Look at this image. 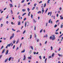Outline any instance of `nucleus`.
I'll list each match as a JSON object with an SVG mask.
<instances>
[{
  "mask_svg": "<svg viewBox=\"0 0 63 63\" xmlns=\"http://www.w3.org/2000/svg\"><path fill=\"white\" fill-rule=\"evenodd\" d=\"M62 35H61L59 37V38H60V37H62Z\"/></svg>",
  "mask_w": 63,
  "mask_h": 63,
  "instance_id": "052dcab7",
  "label": "nucleus"
},
{
  "mask_svg": "<svg viewBox=\"0 0 63 63\" xmlns=\"http://www.w3.org/2000/svg\"><path fill=\"white\" fill-rule=\"evenodd\" d=\"M35 8V7H33V8L32 9V10H34Z\"/></svg>",
  "mask_w": 63,
  "mask_h": 63,
  "instance_id": "aec40b11",
  "label": "nucleus"
},
{
  "mask_svg": "<svg viewBox=\"0 0 63 63\" xmlns=\"http://www.w3.org/2000/svg\"><path fill=\"white\" fill-rule=\"evenodd\" d=\"M5 49H4L3 50L2 53H4V52H5Z\"/></svg>",
  "mask_w": 63,
  "mask_h": 63,
  "instance_id": "20e7f679",
  "label": "nucleus"
},
{
  "mask_svg": "<svg viewBox=\"0 0 63 63\" xmlns=\"http://www.w3.org/2000/svg\"><path fill=\"white\" fill-rule=\"evenodd\" d=\"M33 53H34V54H36V52H34Z\"/></svg>",
  "mask_w": 63,
  "mask_h": 63,
  "instance_id": "4d7b16f0",
  "label": "nucleus"
},
{
  "mask_svg": "<svg viewBox=\"0 0 63 63\" xmlns=\"http://www.w3.org/2000/svg\"><path fill=\"white\" fill-rule=\"evenodd\" d=\"M63 25H62V24L61 25V28H63Z\"/></svg>",
  "mask_w": 63,
  "mask_h": 63,
  "instance_id": "f704fd0d",
  "label": "nucleus"
},
{
  "mask_svg": "<svg viewBox=\"0 0 63 63\" xmlns=\"http://www.w3.org/2000/svg\"><path fill=\"white\" fill-rule=\"evenodd\" d=\"M51 21V19H50L49 21V23H50V22Z\"/></svg>",
  "mask_w": 63,
  "mask_h": 63,
  "instance_id": "4c0bfd02",
  "label": "nucleus"
},
{
  "mask_svg": "<svg viewBox=\"0 0 63 63\" xmlns=\"http://www.w3.org/2000/svg\"><path fill=\"white\" fill-rule=\"evenodd\" d=\"M11 13L12 14H13V11H12V10H11Z\"/></svg>",
  "mask_w": 63,
  "mask_h": 63,
  "instance_id": "8fccbe9b",
  "label": "nucleus"
},
{
  "mask_svg": "<svg viewBox=\"0 0 63 63\" xmlns=\"http://www.w3.org/2000/svg\"><path fill=\"white\" fill-rule=\"evenodd\" d=\"M25 11H26V9H23L22 10V12H25Z\"/></svg>",
  "mask_w": 63,
  "mask_h": 63,
  "instance_id": "2eb2a0df",
  "label": "nucleus"
},
{
  "mask_svg": "<svg viewBox=\"0 0 63 63\" xmlns=\"http://www.w3.org/2000/svg\"><path fill=\"white\" fill-rule=\"evenodd\" d=\"M31 48L33 50V46H31Z\"/></svg>",
  "mask_w": 63,
  "mask_h": 63,
  "instance_id": "e433bc0d",
  "label": "nucleus"
},
{
  "mask_svg": "<svg viewBox=\"0 0 63 63\" xmlns=\"http://www.w3.org/2000/svg\"><path fill=\"white\" fill-rule=\"evenodd\" d=\"M24 58L23 59V60H25V59L26 58V56H25V55H24Z\"/></svg>",
  "mask_w": 63,
  "mask_h": 63,
  "instance_id": "7ed1b4c3",
  "label": "nucleus"
},
{
  "mask_svg": "<svg viewBox=\"0 0 63 63\" xmlns=\"http://www.w3.org/2000/svg\"><path fill=\"white\" fill-rule=\"evenodd\" d=\"M31 38H32V35L31 34L30 35V39H31Z\"/></svg>",
  "mask_w": 63,
  "mask_h": 63,
  "instance_id": "2f4dec72",
  "label": "nucleus"
},
{
  "mask_svg": "<svg viewBox=\"0 0 63 63\" xmlns=\"http://www.w3.org/2000/svg\"><path fill=\"white\" fill-rule=\"evenodd\" d=\"M50 16H51V14H52V12H50Z\"/></svg>",
  "mask_w": 63,
  "mask_h": 63,
  "instance_id": "bb28decb",
  "label": "nucleus"
},
{
  "mask_svg": "<svg viewBox=\"0 0 63 63\" xmlns=\"http://www.w3.org/2000/svg\"><path fill=\"white\" fill-rule=\"evenodd\" d=\"M18 32H20V31L19 30H18L16 32L17 33Z\"/></svg>",
  "mask_w": 63,
  "mask_h": 63,
  "instance_id": "774afa93",
  "label": "nucleus"
},
{
  "mask_svg": "<svg viewBox=\"0 0 63 63\" xmlns=\"http://www.w3.org/2000/svg\"><path fill=\"white\" fill-rule=\"evenodd\" d=\"M42 31H43V29H42L40 31V33H41V32H42Z\"/></svg>",
  "mask_w": 63,
  "mask_h": 63,
  "instance_id": "72a5a7b5",
  "label": "nucleus"
},
{
  "mask_svg": "<svg viewBox=\"0 0 63 63\" xmlns=\"http://www.w3.org/2000/svg\"><path fill=\"white\" fill-rule=\"evenodd\" d=\"M7 46H8V47H10L11 46V44H8Z\"/></svg>",
  "mask_w": 63,
  "mask_h": 63,
  "instance_id": "f3484780",
  "label": "nucleus"
},
{
  "mask_svg": "<svg viewBox=\"0 0 63 63\" xmlns=\"http://www.w3.org/2000/svg\"><path fill=\"white\" fill-rule=\"evenodd\" d=\"M21 45H22V43H21L20 45V48L21 47Z\"/></svg>",
  "mask_w": 63,
  "mask_h": 63,
  "instance_id": "ea45409f",
  "label": "nucleus"
},
{
  "mask_svg": "<svg viewBox=\"0 0 63 63\" xmlns=\"http://www.w3.org/2000/svg\"><path fill=\"white\" fill-rule=\"evenodd\" d=\"M46 6V3H45L44 4V8Z\"/></svg>",
  "mask_w": 63,
  "mask_h": 63,
  "instance_id": "393cba45",
  "label": "nucleus"
},
{
  "mask_svg": "<svg viewBox=\"0 0 63 63\" xmlns=\"http://www.w3.org/2000/svg\"><path fill=\"white\" fill-rule=\"evenodd\" d=\"M33 21L35 23L36 22V21H35V20L34 19H33Z\"/></svg>",
  "mask_w": 63,
  "mask_h": 63,
  "instance_id": "09e8293b",
  "label": "nucleus"
},
{
  "mask_svg": "<svg viewBox=\"0 0 63 63\" xmlns=\"http://www.w3.org/2000/svg\"><path fill=\"white\" fill-rule=\"evenodd\" d=\"M32 58L30 57H28V59H30V60H31Z\"/></svg>",
  "mask_w": 63,
  "mask_h": 63,
  "instance_id": "0eeeda50",
  "label": "nucleus"
},
{
  "mask_svg": "<svg viewBox=\"0 0 63 63\" xmlns=\"http://www.w3.org/2000/svg\"><path fill=\"white\" fill-rule=\"evenodd\" d=\"M18 25H20V21H19L18 24Z\"/></svg>",
  "mask_w": 63,
  "mask_h": 63,
  "instance_id": "1a4fd4ad",
  "label": "nucleus"
},
{
  "mask_svg": "<svg viewBox=\"0 0 63 63\" xmlns=\"http://www.w3.org/2000/svg\"><path fill=\"white\" fill-rule=\"evenodd\" d=\"M55 36H53L52 38V40H53V41L54 40H55Z\"/></svg>",
  "mask_w": 63,
  "mask_h": 63,
  "instance_id": "f257e3e1",
  "label": "nucleus"
},
{
  "mask_svg": "<svg viewBox=\"0 0 63 63\" xmlns=\"http://www.w3.org/2000/svg\"><path fill=\"white\" fill-rule=\"evenodd\" d=\"M48 10V9L47 8L46 10L45 11V13H47V11Z\"/></svg>",
  "mask_w": 63,
  "mask_h": 63,
  "instance_id": "c03bdc74",
  "label": "nucleus"
},
{
  "mask_svg": "<svg viewBox=\"0 0 63 63\" xmlns=\"http://www.w3.org/2000/svg\"><path fill=\"white\" fill-rule=\"evenodd\" d=\"M50 0H48L47 1L48 3H49V1H50Z\"/></svg>",
  "mask_w": 63,
  "mask_h": 63,
  "instance_id": "864d4df0",
  "label": "nucleus"
},
{
  "mask_svg": "<svg viewBox=\"0 0 63 63\" xmlns=\"http://www.w3.org/2000/svg\"><path fill=\"white\" fill-rule=\"evenodd\" d=\"M54 53H53L52 55V56H51L52 57H53L54 56Z\"/></svg>",
  "mask_w": 63,
  "mask_h": 63,
  "instance_id": "a211bd4d",
  "label": "nucleus"
},
{
  "mask_svg": "<svg viewBox=\"0 0 63 63\" xmlns=\"http://www.w3.org/2000/svg\"><path fill=\"white\" fill-rule=\"evenodd\" d=\"M16 40L14 41H13V44H15V43H16Z\"/></svg>",
  "mask_w": 63,
  "mask_h": 63,
  "instance_id": "58836bf2",
  "label": "nucleus"
},
{
  "mask_svg": "<svg viewBox=\"0 0 63 63\" xmlns=\"http://www.w3.org/2000/svg\"><path fill=\"white\" fill-rule=\"evenodd\" d=\"M25 52V49H24L21 52V53H23V52Z\"/></svg>",
  "mask_w": 63,
  "mask_h": 63,
  "instance_id": "6ab92c4d",
  "label": "nucleus"
},
{
  "mask_svg": "<svg viewBox=\"0 0 63 63\" xmlns=\"http://www.w3.org/2000/svg\"><path fill=\"white\" fill-rule=\"evenodd\" d=\"M25 32H26V30L24 31L23 32V34H24L25 33Z\"/></svg>",
  "mask_w": 63,
  "mask_h": 63,
  "instance_id": "cd10ccee",
  "label": "nucleus"
},
{
  "mask_svg": "<svg viewBox=\"0 0 63 63\" xmlns=\"http://www.w3.org/2000/svg\"><path fill=\"white\" fill-rule=\"evenodd\" d=\"M51 50H52L53 49V48L52 47V46H51Z\"/></svg>",
  "mask_w": 63,
  "mask_h": 63,
  "instance_id": "c9c22d12",
  "label": "nucleus"
},
{
  "mask_svg": "<svg viewBox=\"0 0 63 63\" xmlns=\"http://www.w3.org/2000/svg\"><path fill=\"white\" fill-rule=\"evenodd\" d=\"M26 18H24V21H25V20H26Z\"/></svg>",
  "mask_w": 63,
  "mask_h": 63,
  "instance_id": "603ef678",
  "label": "nucleus"
},
{
  "mask_svg": "<svg viewBox=\"0 0 63 63\" xmlns=\"http://www.w3.org/2000/svg\"><path fill=\"white\" fill-rule=\"evenodd\" d=\"M4 47V46H2L1 47V48L0 49V50H1Z\"/></svg>",
  "mask_w": 63,
  "mask_h": 63,
  "instance_id": "a878e982",
  "label": "nucleus"
},
{
  "mask_svg": "<svg viewBox=\"0 0 63 63\" xmlns=\"http://www.w3.org/2000/svg\"><path fill=\"white\" fill-rule=\"evenodd\" d=\"M31 17H32V18H33V15L32 14L31 15Z\"/></svg>",
  "mask_w": 63,
  "mask_h": 63,
  "instance_id": "49530a36",
  "label": "nucleus"
},
{
  "mask_svg": "<svg viewBox=\"0 0 63 63\" xmlns=\"http://www.w3.org/2000/svg\"><path fill=\"white\" fill-rule=\"evenodd\" d=\"M19 42V40H18L16 42V44H17L18 43V42Z\"/></svg>",
  "mask_w": 63,
  "mask_h": 63,
  "instance_id": "7c9ffc66",
  "label": "nucleus"
},
{
  "mask_svg": "<svg viewBox=\"0 0 63 63\" xmlns=\"http://www.w3.org/2000/svg\"><path fill=\"white\" fill-rule=\"evenodd\" d=\"M30 13H31L30 12H29V13L28 14V16H30Z\"/></svg>",
  "mask_w": 63,
  "mask_h": 63,
  "instance_id": "5701e85b",
  "label": "nucleus"
},
{
  "mask_svg": "<svg viewBox=\"0 0 63 63\" xmlns=\"http://www.w3.org/2000/svg\"><path fill=\"white\" fill-rule=\"evenodd\" d=\"M8 52H9V50H7L6 51V52L5 53L6 55H7L8 54Z\"/></svg>",
  "mask_w": 63,
  "mask_h": 63,
  "instance_id": "f03ea898",
  "label": "nucleus"
},
{
  "mask_svg": "<svg viewBox=\"0 0 63 63\" xmlns=\"http://www.w3.org/2000/svg\"><path fill=\"white\" fill-rule=\"evenodd\" d=\"M57 17H58V14H57Z\"/></svg>",
  "mask_w": 63,
  "mask_h": 63,
  "instance_id": "e2e57ef3",
  "label": "nucleus"
},
{
  "mask_svg": "<svg viewBox=\"0 0 63 63\" xmlns=\"http://www.w3.org/2000/svg\"><path fill=\"white\" fill-rule=\"evenodd\" d=\"M55 34H58V32H55Z\"/></svg>",
  "mask_w": 63,
  "mask_h": 63,
  "instance_id": "5fc2aeb1",
  "label": "nucleus"
},
{
  "mask_svg": "<svg viewBox=\"0 0 63 63\" xmlns=\"http://www.w3.org/2000/svg\"><path fill=\"white\" fill-rule=\"evenodd\" d=\"M39 58L40 59H42V58L41 57V56H39Z\"/></svg>",
  "mask_w": 63,
  "mask_h": 63,
  "instance_id": "a19ab883",
  "label": "nucleus"
},
{
  "mask_svg": "<svg viewBox=\"0 0 63 63\" xmlns=\"http://www.w3.org/2000/svg\"><path fill=\"white\" fill-rule=\"evenodd\" d=\"M8 58L6 59L5 61V62H6L8 61Z\"/></svg>",
  "mask_w": 63,
  "mask_h": 63,
  "instance_id": "4468645a",
  "label": "nucleus"
},
{
  "mask_svg": "<svg viewBox=\"0 0 63 63\" xmlns=\"http://www.w3.org/2000/svg\"><path fill=\"white\" fill-rule=\"evenodd\" d=\"M10 8H12V7H13V4H10Z\"/></svg>",
  "mask_w": 63,
  "mask_h": 63,
  "instance_id": "39448f33",
  "label": "nucleus"
},
{
  "mask_svg": "<svg viewBox=\"0 0 63 63\" xmlns=\"http://www.w3.org/2000/svg\"><path fill=\"white\" fill-rule=\"evenodd\" d=\"M26 13H25L23 14L22 15V16H24V15H26Z\"/></svg>",
  "mask_w": 63,
  "mask_h": 63,
  "instance_id": "473e14b6",
  "label": "nucleus"
},
{
  "mask_svg": "<svg viewBox=\"0 0 63 63\" xmlns=\"http://www.w3.org/2000/svg\"><path fill=\"white\" fill-rule=\"evenodd\" d=\"M27 24V22L26 21L25 22V27H26V25Z\"/></svg>",
  "mask_w": 63,
  "mask_h": 63,
  "instance_id": "6e6552de",
  "label": "nucleus"
},
{
  "mask_svg": "<svg viewBox=\"0 0 63 63\" xmlns=\"http://www.w3.org/2000/svg\"><path fill=\"white\" fill-rule=\"evenodd\" d=\"M47 43V41H46V42H45V44H46Z\"/></svg>",
  "mask_w": 63,
  "mask_h": 63,
  "instance_id": "680f3d73",
  "label": "nucleus"
},
{
  "mask_svg": "<svg viewBox=\"0 0 63 63\" xmlns=\"http://www.w3.org/2000/svg\"><path fill=\"white\" fill-rule=\"evenodd\" d=\"M2 57V55H0V59H1V57Z\"/></svg>",
  "mask_w": 63,
  "mask_h": 63,
  "instance_id": "a18cd8bd",
  "label": "nucleus"
},
{
  "mask_svg": "<svg viewBox=\"0 0 63 63\" xmlns=\"http://www.w3.org/2000/svg\"><path fill=\"white\" fill-rule=\"evenodd\" d=\"M44 11H44V10H42V12H43V13H44Z\"/></svg>",
  "mask_w": 63,
  "mask_h": 63,
  "instance_id": "13d9d810",
  "label": "nucleus"
},
{
  "mask_svg": "<svg viewBox=\"0 0 63 63\" xmlns=\"http://www.w3.org/2000/svg\"><path fill=\"white\" fill-rule=\"evenodd\" d=\"M25 1V0H23L21 1V3H24Z\"/></svg>",
  "mask_w": 63,
  "mask_h": 63,
  "instance_id": "9b49d317",
  "label": "nucleus"
},
{
  "mask_svg": "<svg viewBox=\"0 0 63 63\" xmlns=\"http://www.w3.org/2000/svg\"><path fill=\"white\" fill-rule=\"evenodd\" d=\"M2 26H3V24H1V27H2Z\"/></svg>",
  "mask_w": 63,
  "mask_h": 63,
  "instance_id": "0e129e2a",
  "label": "nucleus"
},
{
  "mask_svg": "<svg viewBox=\"0 0 63 63\" xmlns=\"http://www.w3.org/2000/svg\"><path fill=\"white\" fill-rule=\"evenodd\" d=\"M51 38H52V36H51L50 37V39H51Z\"/></svg>",
  "mask_w": 63,
  "mask_h": 63,
  "instance_id": "69168bd1",
  "label": "nucleus"
},
{
  "mask_svg": "<svg viewBox=\"0 0 63 63\" xmlns=\"http://www.w3.org/2000/svg\"><path fill=\"white\" fill-rule=\"evenodd\" d=\"M47 58H46L45 59V63H46V62L47 61Z\"/></svg>",
  "mask_w": 63,
  "mask_h": 63,
  "instance_id": "412c9836",
  "label": "nucleus"
},
{
  "mask_svg": "<svg viewBox=\"0 0 63 63\" xmlns=\"http://www.w3.org/2000/svg\"><path fill=\"white\" fill-rule=\"evenodd\" d=\"M36 26H35L34 28V30H36Z\"/></svg>",
  "mask_w": 63,
  "mask_h": 63,
  "instance_id": "3c124183",
  "label": "nucleus"
},
{
  "mask_svg": "<svg viewBox=\"0 0 63 63\" xmlns=\"http://www.w3.org/2000/svg\"><path fill=\"white\" fill-rule=\"evenodd\" d=\"M57 25L56 24L55 25L54 27H55H55H57Z\"/></svg>",
  "mask_w": 63,
  "mask_h": 63,
  "instance_id": "b1692460",
  "label": "nucleus"
},
{
  "mask_svg": "<svg viewBox=\"0 0 63 63\" xmlns=\"http://www.w3.org/2000/svg\"><path fill=\"white\" fill-rule=\"evenodd\" d=\"M8 23H9V22H8V21H7L6 22V23L7 24H8Z\"/></svg>",
  "mask_w": 63,
  "mask_h": 63,
  "instance_id": "bf43d9fd",
  "label": "nucleus"
},
{
  "mask_svg": "<svg viewBox=\"0 0 63 63\" xmlns=\"http://www.w3.org/2000/svg\"><path fill=\"white\" fill-rule=\"evenodd\" d=\"M42 2V1H41L40 2H39V3H41Z\"/></svg>",
  "mask_w": 63,
  "mask_h": 63,
  "instance_id": "338daca9",
  "label": "nucleus"
},
{
  "mask_svg": "<svg viewBox=\"0 0 63 63\" xmlns=\"http://www.w3.org/2000/svg\"><path fill=\"white\" fill-rule=\"evenodd\" d=\"M12 30L13 31H16V30H14V29H12Z\"/></svg>",
  "mask_w": 63,
  "mask_h": 63,
  "instance_id": "37998d69",
  "label": "nucleus"
},
{
  "mask_svg": "<svg viewBox=\"0 0 63 63\" xmlns=\"http://www.w3.org/2000/svg\"><path fill=\"white\" fill-rule=\"evenodd\" d=\"M27 11L28 12H29V11H30V9H29V8H28Z\"/></svg>",
  "mask_w": 63,
  "mask_h": 63,
  "instance_id": "dca6fc26",
  "label": "nucleus"
},
{
  "mask_svg": "<svg viewBox=\"0 0 63 63\" xmlns=\"http://www.w3.org/2000/svg\"><path fill=\"white\" fill-rule=\"evenodd\" d=\"M42 12V11H39L37 12V14H41V13Z\"/></svg>",
  "mask_w": 63,
  "mask_h": 63,
  "instance_id": "9d476101",
  "label": "nucleus"
},
{
  "mask_svg": "<svg viewBox=\"0 0 63 63\" xmlns=\"http://www.w3.org/2000/svg\"><path fill=\"white\" fill-rule=\"evenodd\" d=\"M15 45H14L13 47V49H14L15 48Z\"/></svg>",
  "mask_w": 63,
  "mask_h": 63,
  "instance_id": "de8ad7c7",
  "label": "nucleus"
},
{
  "mask_svg": "<svg viewBox=\"0 0 63 63\" xmlns=\"http://www.w3.org/2000/svg\"><path fill=\"white\" fill-rule=\"evenodd\" d=\"M20 16H18V17H19V19H20Z\"/></svg>",
  "mask_w": 63,
  "mask_h": 63,
  "instance_id": "6e6d98bb",
  "label": "nucleus"
},
{
  "mask_svg": "<svg viewBox=\"0 0 63 63\" xmlns=\"http://www.w3.org/2000/svg\"><path fill=\"white\" fill-rule=\"evenodd\" d=\"M14 38L12 36H11L10 37V39H12V38Z\"/></svg>",
  "mask_w": 63,
  "mask_h": 63,
  "instance_id": "4be33fe9",
  "label": "nucleus"
},
{
  "mask_svg": "<svg viewBox=\"0 0 63 63\" xmlns=\"http://www.w3.org/2000/svg\"><path fill=\"white\" fill-rule=\"evenodd\" d=\"M15 36V34L14 33H13L12 34L11 36H12L13 38L14 37V36Z\"/></svg>",
  "mask_w": 63,
  "mask_h": 63,
  "instance_id": "ddd939ff",
  "label": "nucleus"
},
{
  "mask_svg": "<svg viewBox=\"0 0 63 63\" xmlns=\"http://www.w3.org/2000/svg\"><path fill=\"white\" fill-rule=\"evenodd\" d=\"M59 30V28H58L56 31V32H57L58 31V30Z\"/></svg>",
  "mask_w": 63,
  "mask_h": 63,
  "instance_id": "c756f323",
  "label": "nucleus"
},
{
  "mask_svg": "<svg viewBox=\"0 0 63 63\" xmlns=\"http://www.w3.org/2000/svg\"><path fill=\"white\" fill-rule=\"evenodd\" d=\"M8 16H9V15H7L6 17V19H7V18H9V17Z\"/></svg>",
  "mask_w": 63,
  "mask_h": 63,
  "instance_id": "c85d7f7f",
  "label": "nucleus"
},
{
  "mask_svg": "<svg viewBox=\"0 0 63 63\" xmlns=\"http://www.w3.org/2000/svg\"><path fill=\"white\" fill-rule=\"evenodd\" d=\"M12 57H10L9 58V59L8 60L9 61H10L11 60V59H12Z\"/></svg>",
  "mask_w": 63,
  "mask_h": 63,
  "instance_id": "f8f14e48",
  "label": "nucleus"
},
{
  "mask_svg": "<svg viewBox=\"0 0 63 63\" xmlns=\"http://www.w3.org/2000/svg\"><path fill=\"white\" fill-rule=\"evenodd\" d=\"M36 34H34V37L35 38H36Z\"/></svg>",
  "mask_w": 63,
  "mask_h": 63,
  "instance_id": "79ce46f5",
  "label": "nucleus"
},
{
  "mask_svg": "<svg viewBox=\"0 0 63 63\" xmlns=\"http://www.w3.org/2000/svg\"><path fill=\"white\" fill-rule=\"evenodd\" d=\"M58 55L59 56H61V57H62V56H63V55H62L60 54H58Z\"/></svg>",
  "mask_w": 63,
  "mask_h": 63,
  "instance_id": "423d86ee",
  "label": "nucleus"
}]
</instances>
